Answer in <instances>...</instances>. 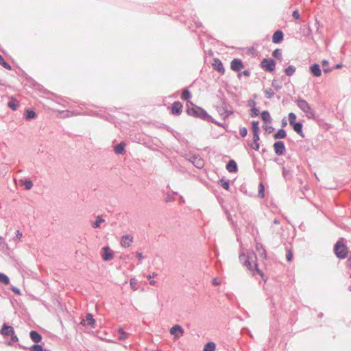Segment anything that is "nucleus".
<instances>
[{"instance_id":"f257e3e1","label":"nucleus","mask_w":351,"mask_h":351,"mask_svg":"<svg viewBox=\"0 0 351 351\" xmlns=\"http://www.w3.org/2000/svg\"><path fill=\"white\" fill-rule=\"evenodd\" d=\"M267 295L271 300V308H274L276 302H279L282 298V285L279 281L274 280L273 283H268L264 288Z\"/></svg>"},{"instance_id":"f03ea898","label":"nucleus","mask_w":351,"mask_h":351,"mask_svg":"<svg viewBox=\"0 0 351 351\" xmlns=\"http://www.w3.org/2000/svg\"><path fill=\"white\" fill-rule=\"evenodd\" d=\"M185 112L189 116L199 119L207 123L208 121H212V116L204 108L193 102H190L189 104L186 105Z\"/></svg>"},{"instance_id":"7ed1b4c3","label":"nucleus","mask_w":351,"mask_h":351,"mask_svg":"<svg viewBox=\"0 0 351 351\" xmlns=\"http://www.w3.org/2000/svg\"><path fill=\"white\" fill-rule=\"evenodd\" d=\"M253 257L256 258V255L254 253L246 256L244 252H241L239 256V261L243 266H245L252 271H254V270L256 271L257 274L261 277L264 282H266L267 278L265 277L263 271L258 268V263H255L254 266H252L250 260L252 259Z\"/></svg>"},{"instance_id":"20e7f679","label":"nucleus","mask_w":351,"mask_h":351,"mask_svg":"<svg viewBox=\"0 0 351 351\" xmlns=\"http://www.w3.org/2000/svg\"><path fill=\"white\" fill-rule=\"evenodd\" d=\"M0 334L6 339L5 344L8 346H12L19 341L14 327L6 322L2 324L0 328Z\"/></svg>"},{"instance_id":"39448f33","label":"nucleus","mask_w":351,"mask_h":351,"mask_svg":"<svg viewBox=\"0 0 351 351\" xmlns=\"http://www.w3.org/2000/svg\"><path fill=\"white\" fill-rule=\"evenodd\" d=\"M333 253L339 260H344L348 256L347 241L344 237H340L333 245Z\"/></svg>"},{"instance_id":"423d86ee","label":"nucleus","mask_w":351,"mask_h":351,"mask_svg":"<svg viewBox=\"0 0 351 351\" xmlns=\"http://www.w3.org/2000/svg\"><path fill=\"white\" fill-rule=\"evenodd\" d=\"M298 107L304 112L308 119H315V112L311 105L304 99L299 98L296 101Z\"/></svg>"},{"instance_id":"0eeeda50","label":"nucleus","mask_w":351,"mask_h":351,"mask_svg":"<svg viewBox=\"0 0 351 351\" xmlns=\"http://www.w3.org/2000/svg\"><path fill=\"white\" fill-rule=\"evenodd\" d=\"M23 73V77L25 78V80L27 82V84L29 85L32 88H34L35 90L43 92L45 93H49V91L45 89L41 84L38 83L35 80H34L32 77L28 75L22 69L19 68Z\"/></svg>"},{"instance_id":"6e6552de","label":"nucleus","mask_w":351,"mask_h":351,"mask_svg":"<svg viewBox=\"0 0 351 351\" xmlns=\"http://www.w3.org/2000/svg\"><path fill=\"white\" fill-rule=\"evenodd\" d=\"M276 62L274 59L271 58H263L260 64V66L269 73L274 72L276 69Z\"/></svg>"},{"instance_id":"1a4fd4ad","label":"nucleus","mask_w":351,"mask_h":351,"mask_svg":"<svg viewBox=\"0 0 351 351\" xmlns=\"http://www.w3.org/2000/svg\"><path fill=\"white\" fill-rule=\"evenodd\" d=\"M88 115L90 116H95L97 117H100L106 121H108L109 122H114V117L106 113L102 110H98V111H90L88 113Z\"/></svg>"},{"instance_id":"9d476101","label":"nucleus","mask_w":351,"mask_h":351,"mask_svg":"<svg viewBox=\"0 0 351 351\" xmlns=\"http://www.w3.org/2000/svg\"><path fill=\"white\" fill-rule=\"evenodd\" d=\"M169 110L171 114L180 116L183 111V104L180 101H176L171 104Z\"/></svg>"},{"instance_id":"9b49d317","label":"nucleus","mask_w":351,"mask_h":351,"mask_svg":"<svg viewBox=\"0 0 351 351\" xmlns=\"http://www.w3.org/2000/svg\"><path fill=\"white\" fill-rule=\"evenodd\" d=\"M273 147L275 154L278 156H283L286 152V147L285 143L282 141H277L274 142Z\"/></svg>"},{"instance_id":"f8f14e48","label":"nucleus","mask_w":351,"mask_h":351,"mask_svg":"<svg viewBox=\"0 0 351 351\" xmlns=\"http://www.w3.org/2000/svg\"><path fill=\"white\" fill-rule=\"evenodd\" d=\"M114 257V252L109 245H106L102 248L101 258L104 261H110Z\"/></svg>"},{"instance_id":"ddd939ff","label":"nucleus","mask_w":351,"mask_h":351,"mask_svg":"<svg viewBox=\"0 0 351 351\" xmlns=\"http://www.w3.org/2000/svg\"><path fill=\"white\" fill-rule=\"evenodd\" d=\"M243 68L244 63L240 58H233L230 62V69L236 73H239Z\"/></svg>"},{"instance_id":"4468645a","label":"nucleus","mask_w":351,"mask_h":351,"mask_svg":"<svg viewBox=\"0 0 351 351\" xmlns=\"http://www.w3.org/2000/svg\"><path fill=\"white\" fill-rule=\"evenodd\" d=\"M303 122H304L303 120H300V121H298L297 122L293 123L292 125H291V126L293 128V130H294V132H295L302 138H304L305 137V134L303 132V126H304Z\"/></svg>"},{"instance_id":"2eb2a0df","label":"nucleus","mask_w":351,"mask_h":351,"mask_svg":"<svg viewBox=\"0 0 351 351\" xmlns=\"http://www.w3.org/2000/svg\"><path fill=\"white\" fill-rule=\"evenodd\" d=\"M184 330L183 328L179 324L173 325L170 329V333L175 339L180 338L183 335Z\"/></svg>"},{"instance_id":"dca6fc26","label":"nucleus","mask_w":351,"mask_h":351,"mask_svg":"<svg viewBox=\"0 0 351 351\" xmlns=\"http://www.w3.org/2000/svg\"><path fill=\"white\" fill-rule=\"evenodd\" d=\"M285 38V34L283 31L280 29H278L276 30L272 35V42L274 44H280L281 43Z\"/></svg>"},{"instance_id":"f3484780","label":"nucleus","mask_w":351,"mask_h":351,"mask_svg":"<svg viewBox=\"0 0 351 351\" xmlns=\"http://www.w3.org/2000/svg\"><path fill=\"white\" fill-rule=\"evenodd\" d=\"M213 69L221 74H224L226 69L223 64V62L219 58H214L212 64Z\"/></svg>"},{"instance_id":"a211bd4d","label":"nucleus","mask_w":351,"mask_h":351,"mask_svg":"<svg viewBox=\"0 0 351 351\" xmlns=\"http://www.w3.org/2000/svg\"><path fill=\"white\" fill-rule=\"evenodd\" d=\"M309 71L313 77H319L322 75V70L318 63H313L309 66Z\"/></svg>"},{"instance_id":"6ab92c4d","label":"nucleus","mask_w":351,"mask_h":351,"mask_svg":"<svg viewBox=\"0 0 351 351\" xmlns=\"http://www.w3.org/2000/svg\"><path fill=\"white\" fill-rule=\"evenodd\" d=\"M192 97V93L190 91L189 87H186L182 90L180 98L183 101H186V105L189 104L190 102H192L191 101V99Z\"/></svg>"},{"instance_id":"aec40b11","label":"nucleus","mask_w":351,"mask_h":351,"mask_svg":"<svg viewBox=\"0 0 351 351\" xmlns=\"http://www.w3.org/2000/svg\"><path fill=\"white\" fill-rule=\"evenodd\" d=\"M226 168L229 173H237L238 171V165L237 162L230 159L226 165Z\"/></svg>"},{"instance_id":"412c9836","label":"nucleus","mask_w":351,"mask_h":351,"mask_svg":"<svg viewBox=\"0 0 351 351\" xmlns=\"http://www.w3.org/2000/svg\"><path fill=\"white\" fill-rule=\"evenodd\" d=\"M133 242V237L130 234L123 235L121 238V245L123 247H128Z\"/></svg>"},{"instance_id":"4be33fe9","label":"nucleus","mask_w":351,"mask_h":351,"mask_svg":"<svg viewBox=\"0 0 351 351\" xmlns=\"http://www.w3.org/2000/svg\"><path fill=\"white\" fill-rule=\"evenodd\" d=\"M23 117L25 120H32L37 117V114L34 108H29L25 109Z\"/></svg>"},{"instance_id":"5701e85b","label":"nucleus","mask_w":351,"mask_h":351,"mask_svg":"<svg viewBox=\"0 0 351 351\" xmlns=\"http://www.w3.org/2000/svg\"><path fill=\"white\" fill-rule=\"evenodd\" d=\"M126 144L124 141H121L117 144L114 147V152L117 155H123L125 154Z\"/></svg>"},{"instance_id":"b1692460","label":"nucleus","mask_w":351,"mask_h":351,"mask_svg":"<svg viewBox=\"0 0 351 351\" xmlns=\"http://www.w3.org/2000/svg\"><path fill=\"white\" fill-rule=\"evenodd\" d=\"M19 106V101L14 97H11L8 102V107L13 111H16Z\"/></svg>"},{"instance_id":"393cba45","label":"nucleus","mask_w":351,"mask_h":351,"mask_svg":"<svg viewBox=\"0 0 351 351\" xmlns=\"http://www.w3.org/2000/svg\"><path fill=\"white\" fill-rule=\"evenodd\" d=\"M261 118L264 123H270L272 121L270 113L268 110H265L260 113Z\"/></svg>"},{"instance_id":"a878e982","label":"nucleus","mask_w":351,"mask_h":351,"mask_svg":"<svg viewBox=\"0 0 351 351\" xmlns=\"http://www.w3.org/2000/svg\"><path fill=\"white\" fill-rule=\"evenodd\" d=\"M173 136L182 145H185L186 147L188 146V140L185 137L182 136L179 132L176 131L173 132Z\"/></svg>"},{"instance_id":"bb28decb","label":"nucleus","mask_w":351,"mask_h":351,"mask_svg":"<svg viewBox=\"0 0 351 351\" xmlns=\"http://www.w3.org/2000/svg\"><path fill=\"white\" fill-rule=\"evenodd\" d=\"M287 131L284 128H280L277 130L273 135L275 140L284 139L287 137Z\"/></svg>"},{"instance_id":"cd10ccee","label":"nucleus","mask_w":351,"mask_h":351,"mask_svg":"<svg viewBox=\"0 0 351 351\" xmlns=\"http://www.w3.org/2000/svg\"><path fill=\"white\" fill-rule=\"evenodd\" d=\"M86 321L87 325L90 326L91 328H95V319L93 317V315L90 313H88L86 315Z\"/></svg>"},{"instance_id":"c85d7f7f","label":"nucleus","mask_w":351,"mask_h":351,"mask_svg":"<svg viewBox=\"0 0 351 351\" xmlns=\"http://www.w3.org/2000/svg\"><path fill=\"white\" fill-rule=\"evenodd\" d=\"M216 348V343L213 341H210L205 343L203 348V351H215Z\"/></svg>"},{"instance_id":"c756f323","label":"nucleus","mask_w":351,"mask_h":351,"mask_svg":"<svg viewBox=\"0 0 351 351\" xmlns=\"http://www.w3.org/2000/svg\"><path fill=\"white\" fill-rule=\"evenodd\" d=\"M218 184L225 190L229 191L230 187L229 180H227L224 177H223L219 180Z\"/></svg>"},{"instance_id":"7c9ffc66","label":"nucleus","mask_w":351,"mask_h":351,"mask_svg":"<svg viewBox=\"0 0 351 351\" xmlns=\"http://www.w3.org/2000/svg\"><path fill=\"white\" fill-rule=\"evenodd\" d=\"M296 71V67L294 65L290 64L284 70L286 76L291 77Z\"/></svg>"},{"instance_id":"2f4dec72","label":"nucleus","mask_w":351,"mask_h":351,"mask_svg":"<svg viewBox=\"0 0 351 351\" xmlns=\"http://www.w3.org/2000/svg\"><path fill=\"white\" fill-rule=\"evenodd\" d=\"M21 185L25 187V189L29 190L33 187V182L29 178L21 180Z\"/></svg>"},{"instance_id":"473e14b6","label":"nucleus","mask_w":351,"mask_h":351,"mask_svg":"<svg viewBox=\"0 0 351 351\" xmlns=\"http://www.w3.org/2000/svg\"><path fill=\"white\" fill-rule=\"evenodd\" d=\"M282 174L286 181L290 180L293 178L291 171L287 169L285 167H282Z\"/></svg>"},{"instance_id":"72a5a7b5","label":"nucleus","mask_w":351,"mask_h":351,"mask_svg":"<svg viewBox=\"0 0 351 351\" xmlns=\"http://www.w3.org/2000/svg\"><path fill=\"white\" fill-rule=\"evenodd\" d=\"M117 332L119 334V339L121 341H124L128 338L129 333L125 332L122 327H119L117 329Z\"/></svg>"},{"instance_id":"f704fd0d","label":"nucleus","mask_w":351,"mask_h":351,"mask_svg":"<svg viewBox=\"0 0 351 351\" xmlns=\"http://www.w3.org/2000/svg\"><path fill=\"white\" fill-rule=\"evenodd\" d=\"M193 165L197 169H202L204 167V159L199 155L195 161L193 163Z\"/></svg>"},{"instance_id":"c9c22d12","label":"nucleus","mask_w":351,"mask_h":351,"mask_svg":"<svg viewBox=\"0 0 351 351\" xmlns=\"http://www.w3.org/2000/svg\"><path fill=\"white\" fill-rule=\"evenodd\" d=\"M265 188L264 184L261 182L258 184V197L261 199H263L265 197Z\"/></svg>"},{"instance_id":"e433bc0d","label":"nucleus","mask_w":351,"mask_h":351,"mask_svg":"<svg viewBox=\"0 0 351 351\" xmlns=\"http://www.w3.org/2000/svg\"><path fill=\"white\" fill-rule=\"evenodd\" d=\"M0 282L4 285H8L10 282V278L5 274L0 272Z\"/></svg>"},{"instance_id":"4c0bfd02","label":"nucleus","mask_w":351,"mask_h":351,"mask_svg":"<svg viewBox=\"0 0 351 351\" xmlns=\"http://www.w3.org/2000/svg\"><path fill=\"white\" fill-rule=\"evenodd\" d=\"M104 219L101 215H98L96 217L95 221L92 223V227L93 228H99L102 222H104Z\"/></svg>"},{"instance_id":"58836bf2","label":"nucleus","mask_w":351,"mask_h":351,"mask_svg":"<svg viewBox=\"0 0 351 351\" xmlns=\"http://www.w3.org/2000/svg\"><path fill=\"white\" fill-rule=\"evenodd\" d=\"M272 56L279 60H282V49L280 48H277L272 52Z\"/></svg>"},{"instance_id":"ea45409f","label":"nucleus","mask_w":351,"mask_h":351,"mask_svg":"<svg viewBox=\"0 0 351 351\" xmlns=\"http://www.w3.org/2000/svg\"><path fill=\"white\" fill-rule=\"evenodd\" d=\"M251 129L252 132H260L259 121H252L251 122Z\"/></svg>"},{"instance_id":"a19ab883","label":"nucleus","mask_w":351,"mask_h":351,"mask_svg":"<svg viewBox=\"0 0 351 351\" xmlns=\"http://www.w3.org/2000/svg\"><path fill=\"white\" fill-rule=\"evenodd\" d=\"M0 65L8 70L12 69V66L5 60V59L1 54H0Z\"/></svg>"},{"instance_id":"79ce46f5","label":"nucleus","mask_w":351,"mask_h":351,"mask_svg":"<svg viewBox=\"0 0 351 351\" xmlns=\"http://www.w3.org/2000/svg\"><path fill=\"white\" fill-rule=\"evenodd\" d=\"M278 80L276 78H274L271 82V86L274 88L276 91H279L282 89V85L281 84L277 83Z\"/></svg>"},{"instance_id":"37998d69","label":"nucleus","mask_w":351,"mask_h":351,"mask_svg":"<svg viewBox=\"0 0 351 351\" xmlns=\"http://www.w3.org/2000/svg\"><path fill=\"white\" fill-rule=\"evenodd\" d=\"M264 94L265 97L268 99H271L275 95V93L271 88L265 89Z\"/></svg>"},{"instance_id":"c03bdc74","label":"nucleus","mask_w":351,"mask_h":351,"mask_svg":"<svg viewBox=\"0 0 351 351\" xmlns=\"http://www.w3.org/2000/svg\"><path fill=\"white\" fill-rule=\"evenodd\" d=\"M288 119H289L290 125L298 121H297V115L294 112H292L289 113Z\"/></svg>"},{"instance_id":"a18cd8bd","label":"nucleus","mask_w":351,"mask_h":351,"mask_svg":"<svg viewBox=\"0 0 351 351\" xmlns=\"http://www.w3.org/2000/svg\"><path fill=\"white\" fill-rule=\"evenodd\" d=\"M260 110L256 106L251 108L250 110V115L251 117H256L260 115Z\"/></svg>"},{"instance_id":"49530a36","label":"nucleus","mask_w":351,"mask_h":351,"mask_svg":"<svg viewBox=\"0 0 351 351\" xmlns=\"http://www.w3.org/2000/svg\"><path fill=\"white\" fill-rule=\"evenodd\" d=\"M328 64H329V62H328V61L327 60H323L322 62V66H323V71L325 73H330L332 71L331 68L327 67Z\"/></svg>"},{"instance_id":"de8ad7c7","label":"nucleus","mask_w":351,"mask_h":351,"mask_svg":"<svg viewBox=\"0 0 351 351\" xmlns=\"http://www.w3.org/2000/svg\"><path fill=\"white\" fill-rule=\"evenodd\" d=\"M247 145L249 147H250L252 149L256 151H258L260 149V143L258 142L248 141Z\"/></svg>"},{"instance_id":"09e8293b","label":"nucleus","mask_w":351,"mask_h":351,"mask_svg":"<svg viewBox=\"0 0 351 351\" xmlns=\"http://www.w3.org/2000/svg\"><path fill=\"white\" fill-rule=\"evenodd\" d=\"M208 123H215V125H218L219 127L223 128L225 129L228 127V125L226 124L221 123V122L215 120L213 117H212V121H208Z\"/></svg>"},{"instance_id":"8fccbe9b","label":"nucleus","mask_w":351,"mask_h":351,"mask_svg":"<svg viewBox=\"0 0 351 351\" xmlns=\"http://www.w3.org/2000/svg\"><path fill=\"white\" fill-rule=\"evenodd\" d=\"M250 71L249 69H245L243 71H240L239 73H237V76L240 79L242 75L245 77H249L250 75Z\"/></svg>"},{"instance_id":"3c124183","label":"nucleus","mask_w":351,"mask_h":351,"mask_svg":"<svg viewBox=\"0 0 351 351\" xmlns=\"http://www.w3.org/2000/svg\"><path fill=\"white\" fill-rule=\"evenodd\" d=\"M137 283H138V280L135 278H132L130 280V286H131V288L132 290L137 289V287H136Z\"/></svg>"},{"instance_id":"603ef678","label":"nucleus","mask_w":351,"mask_h":351,"mask_svg":"<svg viewBox=\"0 0 351 351\" xmlns=\"http://www.w3.org/2000/svg\"><path fill=\"white\" fill-rule=\"evenodd\" d=\"M198 156H199V154H193L190 157H188L189 155L186 154L185 158L193 164L195 161V160L197 158Z\"/></svg>"},{"instance_id":"864d4df0","label":"nucleus","mask_w":351,"mask_h":351,"mask_svg":"<svg viewBox=\"0 0 351 351\" xmlns=\"http://www.w3.org/2000/svg\"><path fill=\"white\" fill-rule=\"evenodd\" d=\"M293 258V254L292 250L290 249L287 250V254H286V260L287 262H291Z\"/></svg>"},{"instance_id":"5fc2aeb1","label":"nucleus","mask_w":351,"mask_h":351,"mask_svg":"<svg viewBox=\"0 0 351 351\" xmlns=\"http://www.w3.org/2000/svg\"><path fill=\"white\" fill-rule=\"evenodd\" d=\"M9 249V246L8 243H6L4 241V239L0 236V249Z\"/></svg>"},{"instance_id":"6e6d98bb","label":"nucleus","mask_w":351,"mask_h":351,"mask_svg":"<svg viewBox=\"0 0 351 351\" xmlns=\"http://www.w3.org/2000/svg\"><path fill=\"white\" fill-rule=\"evenodd\" d=\"M263 128L267 134H271L274 131V128L272 125H264Z\"/></svg>"},{"instance_id":"4d7b16f0","label":"nucleus","mask_w":351,"mask_h":351,"mask_svg":"<svg viewBox=\"0 0 351 351\" xmlns=\"http://www.w3.org/2000/svg\"><path fill=\"white\" fill-rule=\"evenodd\" d=\"M10 289L13 293H14L17 295H21L22 294L21 289L15 286L12 285L10 287Z\"/></svg>"},{"instance_id":"13d9d810","label":"nucleus","mask_w":351,"mask_h":351,"mask_svg":"<svg viewBox=\"0 0 351 351\" xmlns=\"http://www.w3.org/2000/svg\"><path fill=\"white\" fill-rule=\"evenodd\" d=\"M239 134L241 137L244 138L247 134V129L245 127H242L239 129Z\"/></svg>"},{"instance_id":"bf43d9fd","label":"nucleus","mask_w":351,"mask_h":351,"mask_svg":"<svg viewBox=\"0 0 351 351\" xmlns=\"http://www.w3.org/2000/svg\"><path fill=\"white\" fill-rule=\"evenodd\" d=\"M348 254H349V256L347 257L348 258H347L345 264H346V267L348 269H351V251L349 252Z\"/></svg>"},{"instance_id":"052dcab7","label":"nucleus","mask_w":351,"mask_h":351,"mask_svg":"<svg viewBox=\"0 0 351 351\" xmlns=\"http://www.w3.org/2000/svg\"><path fill=\"white\" fill-rule=\"evenodd\" d=\"M175 198L173 195L170 194L169 193H167L166 194V197L165 199V202H171L174 201Z\"/></svg>"},{"instance_id":"680f3d73","label":"nucleus","mask_w":351,"mask_h":351,"mask_svg":"<svg viewBox=\"0 0 351 351\" xmlns=\"http://www.w3.org/2000/svg\"><path fill=\"white\" fill-rule=\"evenodd\" d=\"M292 16L294 19L298 20L300 18V14L298 9H295L292 12Z\"/></svg>"},{"instance_id":"e2e57ef3","label":"nucleus","mask_w":351,"mask_h":351,"mask_svg":"<svg viewBox=\"0 0 351 351\" xmlns=\"http://www.w3.org/2000/svg\"><path fill=\"white\" fill-rule=\"evenodd\" d=\"M216 96L219 99V101H221L222 98H226L224 92L221 88L218 90Z\"/></svg>"},{"instance_id":"0e129e2a","label":"nucleus","mask_w":351,"mask_h":351,"mask_svg":"<svg viewBox=\"0 0 351 351\" xmlns=\"http://www.w3.org/2000/svg\"><path fill=\"white\" fill-rule=\"evenodd\" d=\"M261 251L260 252V256L263 258H267V251L265 248L263 247L262 245H261Z\"/></svg>"},{"instance_id":"69168bd1","label":"nucleus","mask_w":351,"mask_h":351,"mask_svg":"<svg viewBox=\"0 0 351 351\" xmlns=\"http://www.w3.org/2000/svg\"><path fill=\"white\" fill-rule=\"evenodd\" d=\"M273 161L275 162L276 163H277L278 165H281L282 167H284V164H285L284 160L279 158L278 157H276L273 159Z\"/></svg>"},{"instance_id":"338daca9","label":"nucleus","mask_w":351,"mask_h":351,"mask_svg":"<svg viewBox=\"0 0 351 351\" xmlns=\"http://www.w3.org/2000/svg\"><path fill=\"white\" fill-rule=\"evenodd\" d=\"M220 103L223 110L228 108V100L226 98H222V99L220 101Z\"/></svg>"},{"instance_id":"774afa93","label":"nucleus","mask_w":351,"mask_h":351,"mask_svg":"<svg viewBox=\"0 0 351 351\" xmlns=\"http://www.w3.org/2000/svg\"><path fill=\"white\" fill-rule=\"evenodd\" d=\"M247 106L251 107V108L255 107V106H256V102L255 101V100L254 99H250L247 101Z\"/></svg>"}]
</instances>
